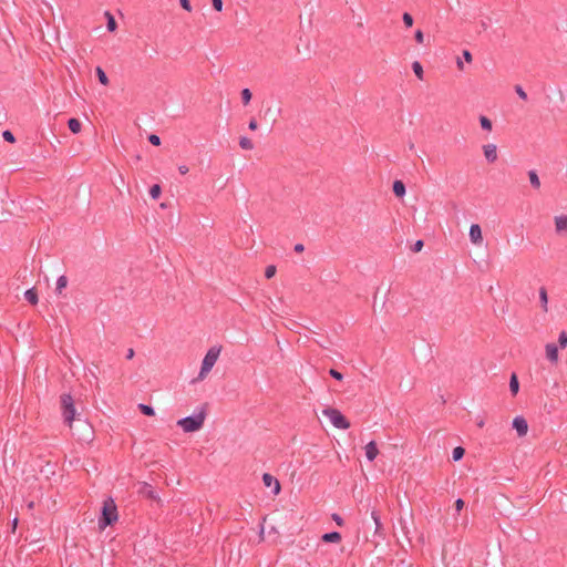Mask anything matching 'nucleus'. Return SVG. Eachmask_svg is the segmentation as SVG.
<instances>
[{
    "label": "nucleus",
    "instance_id": "obj_1",
    "mask_svg": "<svg viewBox=\"0 0 567 567\" xmlns=\"http://www.w3.org/2000/svg\"><path fill=\"white\" fill-rule=\"evenodd\" d=\"M205 419L206 408L203 406L198 413L178 420L177 425L186 433L196 432L203 427Z\"/></svg>",
    "mask_w": 567,
    "mask_h": 567
},
{
    "label": "nucleus",
    "instance_id": "obj_2",
    "mask_svg": "<svg viewBox=\"0 0 567 567\" xmlns=\"http://www.w3.org/2000/svg\"><path fill=\"white\" fill-rule=\"evenodd\" d=\"M117 508L112 498H109L103 503L102 515L99 519L100 528H105L117 520Z\"/></svg>",
    "mask_w": 567,
    "mask_h": 567
},
{
    "label": "nucleus",
    "instance_id": "obj_3",
    "mask_svg": "<svg viewBox=\"0 0 567 567\" xmlns=\"http://www.w3.org/2000/svg\"><path fill=\"white\" fill-rule=\"evenodd\" d=\"M60 404L64 423H66L71 427L76 414L74 400L71 396V394L63 393L60 396Z\"/></svg>",
    "mask_w": 567,
    "mask_h": 567
},
{
    "label": "nucleus",
    "instance_id": "obj_4",
    "mask_svg": "<svg viewBox=\"0 0 567 567\" xmlns=\"http://www.w3.org/2000/svg\"><path fill=\"white\" fill-rule=\"evenodd\" d=\"M219 353H220V348H217V347H212L207 351V353L205 354L203 362H202V368H200V371L198 374V379L203 380L207 375V373L213 369V367L215 365V363L219 357Z\"/></svg>",
    "mask_w": 567,
    "mask_h": 567
},
{
    "label": "nucleus",
    "instance_id": "obj_5",
    "mask_svg": "<svg viewBox=\"0 0 567 567\" xmlns=\"http://www.w3.org/2000/svg\"><path fill=\"white\" fill-rule=\"evenodd\" d=\"M323 415H326L330 422L337 429L347 430L350 427V422L346 419V416L337 409L326 408L322 411Z\"/></svg>",
    "mask_w": 567,
    "mask_h": 567
},
{
    "label": "nucleus",
    "instance_id": "obj_6",
    "mask_svg": "<svg viewBox=\"0 0 567 567\" xmlns=\"http://www.w3.org/2000/svg\"><path fill=\"white\" fill-rule=\"evenodd\" d=\"M513 427L516 430L518 436L526 435V433L528 431L527 421L523 416H516L513 420Z\"/></svg>",
    "mask_w": 567,
    "mask_h": 567
},
{
    "label": "nucleus",
    "instance_id": "obj_7",
    "mask_svg": "<svg viewBox=\"0 0 567 567\" xmlns=\"http://www.w3.org/2000/svg\"><path fill=\"white\" fill-rule=\"evenodd\" d=\"M262 482H264L265 486H267V487L274 486V491L272 492H274L275 495H278L280 493V489H281L280 483L271 474L265 473L262 475Z\"/></svg>",
    "mask_w": 567,
    "mask_h": 567
},
{
    "label": "nucleus",
    "instance_id": "obj_8",
    "mask_svg": "<svg viewBox=\"0 0 567 567\" xmlns=\"http://www.w3.org/2000/svg\"><path fill=\"white\" fill-rule=\"evenodd\" d=\"M545 351H546L547 360L550 363L556 364L558 362V360H559V358H558V347L555 343H547L545 346Z\"/></svg>",
    "mask_w": 567,
    "mask_h": 567
},
{
    "label": "nucleus",
    "instance_id": "obj_9",
    "mask_svg": "<svg viewBox=\"0 0 567 567\" xmlns=\"http://www.w3.org/2000/svg\"><path fill=\"white\" fill-rule=\"evenodd\" d=\"M483 152L488 163H494L497 159V147L495 144H486L483 146Z\"/></svg>",
    "mask_w": 567,
    "mask_h": 567
},
{
    "label": "nucleus",
    "instance_id": "obj_10",
    "mask_svg": "<svg viewBox=\"0 0 567 567\" xmlns=\"http://www.w3.org/2000/svg\"><path fill=\"white\" fill-rule=\"evenodd\" d=\"M470 238H471L472 243L475 245L482 244L483 237H482V229H481L480 225L473 224L470 227Z\"/></svg>",
    "mask_w": 567,
    "mask_h": 567
},
{
    "label": "nucleus",
    "instance_id": "obj_11",
    "mask_svg": "<svg viewBox=\"0 0 567 567\" xmlns=\"http://www.w3.org/2000/svg\"><path fill=\"white\" fill-rule=\"evenodd\" d=\"M364 450H365V456L367 458L372 462L375 460V457L378 456L379 454V450H378V446H377V443L374 441H371L369 442L365 446H364Z\"/></svg>",
    "mask_w": 567,
    "mask_h": 567
},
{
    "label": "nucleus",
    "instance_id": "obj_12",
    "mask_svg": "<svg viewBox=\"0 0 567 567\" xmlns=\"http://www.w3.org/2000/svg\"><path fill=\"white\" fill-rule=\"evenodd\" d=\"M371 518L374 523V534L375 535H382V530H383V526H382V523H381V516H380V513L375 509H372L371 512Z\"/></svg>",
    "mask_w": 567,
    "mask_h": 567
},
{
    "label": "nucleus",
    "instance_id": "obj_13",
    "mask_svg": "<svg viewBox=\"0 0 567 567\" xmlns=\"http://www.w3.org/2000/svg\"><path fill=\"white\" fill-rule=\"evenodd\" d=\"M555 228L557 233H567V215L555 217Z\"/></svg>",
    "mask_w": 567,
    "mask_h": 567
},
{
    "label": "nucleus",
    "instance_id": "obj_14",
    "mask_svg": "<svg viewBox=\"0 0 567 567\" xmlns=\"http://www.w3.org/2000/svg\"><path fill=\"white\" fill-rule=\"evenodd\" d=\"M539 301H540V307L543 309L544 312H547L548 311V295H547V289L545 287H540L539 288Z\"/></svg>",
    "mask_w": 567,
    "mask_h": 567
},
{
    "label": "nucleus",
    "instance_id": "obj_15",
    "mask_svg": "<svg viewBox=\"0 0 567 567\" xmlns=\"http://www.w3.org/2000/svg\"><path fill=\"white\" fill-rule=\"evenodd\" d=\"M324 543H339L341 540V534L338 532H330L322 535Z\"/></svg>",
    "mask_w": 567,
    "mask_h": 567
},
{
    "label": "nucleus",
    "instance_id": "obj_16",
    "mask_svg": "<svg viewBox=\"0 0 567 567\" xmlns=\"http://www.w3.org/2000/svg\"><path fill=\"white\" fill-rule=\"evenodd\" d=\"M393 193L396 197H403L405 195V185L402 181H395L393 183Z\"/></svg>",
    "mask_w": 567,
    "mask_h": 567
},
{
    "label": "nucleus",
    "instance_id": "obj_17",
    "mask_svg": "<svg viewBox=\"0 0 567 567\" xmlns=\"http://www.w3.org/2000/svg\"><path fill=\"white\" fill-rule=\"evenodd\" d=\"M509 391L513 395H516L519 391V382L516 373H513L509 379Z\"/></svg>",
    "mask_w": 567,
    "mask_h": 567
},
{
    "label": "nucleus",
    "instance_id": "obj_18",
    "mask_svg": "<svg viewBox=\"0 0 567 567\" xmlns=\"http://www.w3.org/2000/svg\"><path fill=\"white\" fill-rule=\"evenodd\" d=\"M24 298L31 305H37L38 303V292H37V290L34 288L28 289L24 292Z\"/></svg>",
    "mask_w": 567,
    "mask_h": 567
},
{
    "label": "nucleus",
    "instance_id": "obj_19",
    "mask_svg": "<svg viewBox=\"0 0 567 567\" xmlns=\"http://www.w3.org/2000/svg\"><path fill=\"white\" fill-rule=\"evenodd\" d=\"M528 178H529V182H530V185L535 188V189H539L540 187V179L536 173V171H529L528 172Z\"/></svg>",
    "mask_w": 567,
    "mask_h": 567
},
{
    "label": "nucleus",
    "instance_id": "obj_20",
    "mask_svg": "<svg viewBox=\"0 0 567 567\" xmlns=\"http://www.w3.org/2000/svg\"><path fill=\"white\" fill-rule=\"evenodd\" d=\"M68 126L69 130L74 134H78L81 131V122L78 118H70L68 121Z\"/></svg>",
    "mask_w": 567,
    "mask_h": 567
},
{
    "label": "nucleus",
    "instance_id": "obj_21",
    "mask_svg": "<svg viewBox=\"0 0 567 567\" xmlns=\"http://www.w3.org/2000/svg\"><path fill=\"white\" fill-rule=\"evenodd\" d=\"M105 17L107 18V23H106L107 30L110 32L115 31L117 28V24H116L114 17L109 11L105 12Z\"/></svg>",
    "mask_w": 567,
    "mask_h": 567
},
{
    "label": "nucleus",
    "instance_id": "obj_22",
    "mask_svg": "<svg viewBox=\"0 0 567 567\" xmlns=\"http://www.w3.org/2000/svg\"><path fill=\"white\" fill-rule=\"evenodd\" d=\"M412 70L419 80H423V74H424L423 66L421 65V63L419 61H414L412 63Z\"/></svg>",
    "mask_w": 567,
    "mask_h": 567
},
{
    "label": "nucleus",
    "instance_id": "obj_23",
    "mask_svg": "<svg viewBox=\"0 0 567 567\" xmlns=\"http://www.w3.org/2000/svg\"><path fill=\"white\" fill-rule=\"evenodd\" d=\"M239 146L243 148V150H252L254 148V143L251 142L250 138L246 137V136H241L239 138Z\"/></svg>",
    "mask_w": 567,
    "mask_h": 567
},
{
    "label": "nucleus",
    "instance_id": "obj_24",
    "mask_svg": "<svg viewBox=\"0 0 567 567\" xmlns=\"http://www.w3.org/2000/svg\"><path fill=\"white\" fill-rule=\"evenodd\" d=\"M95 72H96V75L99 78L100 83L103 84V85H107L109 84V78L105 74V72L102 70V68L97 66Z\"/></svg>",
    "mask_w": 567,
    "mask_h": 567
},
{
    "label": "nucleus",
    "instance_id": "obj_25",
    "mask_svg": "<svg viewBox=\"0 0 567 567\" xmlns=\"http://www.w3.org/2000/svg\"><path fill=\"white\" fill-rule=\"evenodd\" d=\"M465 454V450L462 446H456L452 452L453 461H460Z\"/></svg>",
    "mask_w": 567,
    "mask_h": 567
},
{
    "label": "nucleus",
    "instance_id": "obj_26",
    "mask_svg": "<svg viewBox=\"0 0 567 567\" xmlns=\"http://www.w3.org/2000/svg\"><path fill=\"white\" fill-rule=\"evenodd\" d=\"M138 409L144 415L153 416L155 414V411L151 405L141 403L138 404Z\"/></svg>",
    "mask_w": 567,
    "mask_h": 567
},
{
    "label": "nucleus",
    "instance_id": "obj_27",
    "mask_svg": "<svg viewBox=\"0 0 567 567\" xmlns=\"http://www.w3.org/2000/svg\"><path fill=\"white\" fill-rule=\"evenodd\" d=\"M68 286V278L65 276H60L56 280V291L61 293L62 289Z\"/></svg>",
    "mask_w": 567,
    "mask_h": 567
},
{
    "label": "nucleus",
    "instance_id": "obj_28",
    "mask_svg": "<svg viewBox=\"0 0 567 567\" xmlns=\"http://www.w3.org/2000/svg\"><path fill=\"white\" fill-rule=\"evenodd\" d=\"M162 193V188L158 184H155L150 189V195L153 199H157Z\"/></svg>",
    "mask_w": 567,
    "mask_h": 567
},
{
    "label": "nucleus",
    "instance_id": "obj_29",
    "mask_svg": "<svg viewBox=\"0 0 567 567\" xmlns=\"http://www.w3.org/2000/svg\"><path fill=\"white\" fill-rule=\"evenodd\" d=\"M240 95H241L243 103L245 105H247L250 102V100H251V92H250V90L249 89H244L241 91Z\"/></svg>",
    "mask_w": 567,
    "mask_h": 567
},
{
    "label": "nucleus",
    "instance_id": "obj_30",
    "mask_svg": "<svg viewBox=\"0 0 567 567\" xmlns=\"http://www.w3.org/2000/svg\"><path fill=\"white\" fill-rule=\"evenodd\" d=\"M480 123L483 130L491 131L492 130V122L486 116L480 117Z\"/></svg>",
    "mask_w": 567,
    "mask_h": 567
},
{
    "label": "nucleus",
    "instance_id": "obj_31",
    "mask_svg": "<svg viewBox=\"0 0 567 567\" xmlns=\"http://www.w3.org/2000/svg\"><path fill=\"white\" fill-rule=\"evenodd\" d=\"M558 344L561 349H565L567 347V332L561 331L558 337Z\"/></svg>",
    "mask_w": 567,
    "mask_h": 567
},
{
    "label": "nucleus",
    "instance_id": "obj_32",
    "mask_svg": "<svg viewBox=\"0 0 567 567\" xmlns=\"http://www.w3.org/2000/svg\"><path fill=\"white\" fill-rule=\"evenodd\" d=\"M402 20L406 28H411L413 25V17L410 13L404 12Z\"/></svg>",
    "mask_w": 567,
    "mask_h": 567
},
{
    "label": "nucleus",
    "instance_id": "obj_33",
    "mask_svg": "<svg viewBox=\"0 0 567 567\" xmlns=\"http://www.w3.org/2000/svg\"><path fill=\"white\" fill-rule=\"evenodd\" d=\"M276 271H277L276 267L270 265L265 270V277L267 279H270V278H272L276 275Z\"/></svg>",
    "mask_w": 567,
    "mask_h": 567
},
{
    "label": "nucleus",
    "instance_id": "obj_34",
    "mask_svg": "<svg viewBox=\"0 0 567 567\" xmlns=\"http://www.w3.org/2000/svg\"><path fill=\"white\" fill-rule=\"evenodd\" d=\"M2 136H3V140L9 142V143H14L16 142V137L14 135L12 134V132L6 130L3 133H2Z\"/></svg>",
    "mask_w": 567,
    "mask_h": 567
},
{
    "label": "nucleus",
    "instance_id": "obj_35",
    "mask_svg": "<svg viewBox=\"0 0 567 567\" xmlns=\"http://www.w3.org/2000/svg\"><path fill=\"white\" fill-rule=\"evenodd\" d=\"M148 142L154 145V146H159L161 145V137L156 134H151L148 136Z\"/></svg>",
    "mask_w": 567,
    "mask_h": 567
},
{
    "label": "nucleus",
    "instance_id": "obj_36",
    "mask_svg": "<svg viewBox=\"0 0 567 567\" xmlns=\"http://www.w3.org/2000/svg\"><path fill=\"white\" fill-rule=\"evenodd\" d=\"M515 92L517 93V95H518L522 100H524V101H526V100H527V94H526V92L524 91V89H523L520 85H516V86H515Z\"/></svg>",
    "mask_w": 567,
    "mask_h": 567
},
{
    "label": "nucleus",
    "instance_id": "obj_37",
    "mask_svg": "<svg viewBox=\"0 0 567 567\" xmlns=\"http://www.w3.org/2000/svg\"><path fill=\"white\" fill-rule=\"evenodd\" d=\"M414 39L417 43L422 44L424 42V33L422 30H416L414 33Z\"/></svg>",
    "mask_w": 567,
    "mask_h": 567
},
{
    "label": "nucleus",
    "instance_id": "obj_38",
    "mask_svg": "<svg viewBox=\"0 0 567 567\" xmlns=\"http://www.w3.org/2000/svg\"><path fill=\"white\" fill-rule=\"evenodd\" d=\"M423 246H424L423 240H421V239H420V240H416V241L414 243V245L411 247V250H412L413 252H419V251H421V249L423 248Z\"/></svg>",
    "mask_w": 567,
    "mask_h": 567
},
{
    "label": "nucleus",
    "instance_id": "obj_39",
    "mask_svg": "<svg viewBox=\"0 0 567 567\" xmlns=\"http://www.w3.org/2000/svg\"><path fill=\"white\" fill-rule=\"evenodd\" d=\"M329 374H330L333 379H336V380H338V381H341V380L343 379L342 373H341V372H339V371H338V370H336V369H330V370H329Z\"/></svg>",
    "mask_w": 567,
    "mask_h": 567
},
{
    "label": "nucleus",
    "instance_id": "obj_40",
    "mask_svg": "<svg viewBox=\"0 0 567 567\" xmlns=\"http://www.w3.org/2000/svg\"><path fill=\"white\" fill-rule=\"evenodd\" d=\"M212 6L216 11L223 10V0H212Z\"/></svg>",
    "mask_w": 567,
    "mask_h": 567
},
{
    "label": "nucleus",
    "instance_id": "obj_41",
    "mask_svg": "<svg viewBox=\"0 0 567 567\" xmlns=\"http://www.w3.org/2000/svg\"><path fill=\"white\" fill-rule=\"evenodd\" d=\"M464 505H465V503L462 498H457L454 503L456 512L462 511L464 508Z\"/></svg>",
    "mask_w": 567,
    "mask_h": 567
},
{
    "label": "nucleus",
    "instance_id": "obj_42",
    "mask_svg": "<svg viewBox=\"0 0 567 567\" xmlns=\"http://www.w3.org/2000/svg\"><path fill=\"white\" fill-rule=\"evenodd\" d=\"M181 2V6L184 10L190 12L192 11V6H190V2L189 0H179Z\"/></svg>",
    "mask_w": 567,
    "mask_h": 567
},
{
    "label": "nucleus",
    "instance_id": "obj_43",
    "mask_svg": "<svg viewBox=\"0 0 567 567\" xmlns=\"http://www.w3.org/2000/svg\"><path fill=\"white\" fill-rule=\"evenodd\" d=\"M463 58L468 63L472 62V60H473L472 53L468 50L463 51Z\"/></svg>",
    "mask_w": 567,
    "mask_h": 567
},
{
    "label": "nucleus",
    "instance_id": "obj_44",
    "mask_svg": "<svg viewBox=\"0 0 567 567\" xmlns=\"http://www.w3.org/2000/svg\"><path fill=\"white\" fill-rule=\"evenodd\" d=\"M332 519L337 523V525L339 526H342L343 525V519L341 516H339L338 514H333L332 515Z\"/></svg>",
    "mask_w": 567,
    "mask_h": 567
},
{
    "label": "nucleus",
    "instance_id": "obj_45",
    "mask_svg": "<svg viewBox=\"0 0 567 567\" xmlns=\"http://www.w3.org/2000/svg\"><path fill=\"white\" fill-rule=\"evenodd\" d=\"M249 130L255 131L258 127L257 121L255 118L250 120L248 124Z\"/></svg>",
    "mask_w": 567,
    "mask_h": 567
},
{
    "label": "nucleus",
    "instance_id": "obj_46",
    "mask_svg": "<svg viewBox=\"0 0 567 567\" xmlns=\"http://www.w3.org/2000/svg\"><path fill=\"white\" fill-rule=\"evenodd\" d=\"M18 523H19V519L18 517H14L13 520L11 522V532L14 533L16 529H17V526H18Z\"/></svg>",
    "mask_w": 567,
    "mask_h": 567
},
{
    "label": "nucleus",
    "instance_id": "obj_47",
    "mask_svg": "<svg viewBox=\"0 0 567 567\" xmlns=\"http://www.w3.org/2000/svg\"><path fill=\"white\" fill-rule=\"evenodd\" d=\"M188 167L186 165H181L178 166V172L182 174V175H185L188 173Z\"/></svg>",
    "mask_w": 567,
    "mask_h": 567
},
{
    "label": "nucleus",
    "instance_id": "obj_48",
    "mask_svg": "<svg viewBox=\"0 0 567 567\" xmlns=\"http://www.w3.org/2000/svg\"><path fill=\"white\" fill-rule=\"evenodd\" d=\"M293 249L296 252H302L305 250V246L302 244H296Z\"/></svg>",
    "mask_w": 567,
    "mask_h": 567
},
{
    "label": "nucleus",
    "instance_id": "obj_49",
    "mask_svg": "<svg viewBox=\"0 0 567 567\" xmlns=\"http://www.w3.org/2000/svg\"><path fill=\"white\" fill-rule=\"evenodd\" d=\"M134 354H135L134 350H133L132 348H130V349L127 350V353H126V359H127V360L133 359Z\"/></svg>",
    "mask_w": 567,
    "mask_h": 567
},
{
    "label": "nucleus",
    "instance_id": "obj_50",
    "mask_svg": "<svg viewBox=\"0 0 567 567\" xmlns=\"http://www.w3.org/2000/svg\"><path fill=\"white\" fill-rule=\"evenodd\" d=\"M147 496H148L150 498H152V499H156V498H157V496H156V494H155V492H154L153 489H150V491L147 492Z\"/></svg>",
    "mask_w": 567,
    "mask_h": 567
},
{
    "label": "nucleus",
    "instance_id": "obj_51",
    "mask_svg": "<svg viewBox=\"0 0 567 567\" xmlns=\"http://www.w3.org/2000/svg\"><path fill=\"white\" fill-rule=\"evenodd\" d=\"M488 27L487 22L486 21H481V28L482 30H486Z\"/></svg>",
    "mask_w": 567,
    "mask_h": 567
},
{
    "label": "nucleus",
    "instance_id": "obj_52",
    "mask_svg": "<svg viewBox=\"0 0 567 567\" xmlns=\"http://www.w3.org/2000/svg\"><path fill=\"white\" fill-rule=\"evenodd\" d=\"M456 64H457V68H458L460 70H463L464 65H463V62H462L460 59H457Z\"/></svg>",
    "mask_w": 567,
    "mask_h": 567
},
{
    "label": "nucleus",
    "instance_id": "obj_53",
    "mask_svg": "<svg viewBox=\"0 0 567 567\" xmlns=\"http://www.w3.org/2000/svg\"><path fill=\"white\" fill-rule=\"evenodd\" d=\"M33 507H34V503H33V502H30V503L28 504V508H29V509H32Z\"/></svg>",
    "mask_w": 567,
    "mask_h": 567
},
{
    "label": "nucleus",
    "instance_id": "obj_54",
    "mask_svg": "<svg viewBox=\"0 0 567 567\" xmlns=\"http://www.w3.org/2000/svg\"><path fill=\"white\" fill-rule=\"evenodd\" d=\"M477 426L483 427V426H484V421H483V420H481V421L477 423Z\"/></svg>",
    "mask_w": 567,
    "mask_h": 567
},
{
    "label": "nucleus",
    "instance_id": "obj_55",
    "mask_svg": "<svg viewBox=\"0 0 567 567\" xmlns=\"http://www.w3.org/2000/svg\"><path fill=\"white\" fill-rule=\"evenodd\" d=\"M413 147H414V144H413V143H411V144L409 145V148H410V150H413Z\"/></svg>",
    "mask_w": 567,
    "mask_h": 567
}]
</instances>
